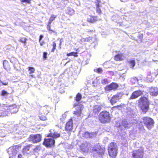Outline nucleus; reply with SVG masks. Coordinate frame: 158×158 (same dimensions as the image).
<instances>
[{"instance_id": "4c0bfd02", "label": "nucleus", "mask_w": 158, "mask_h": 158, "mask_svg": "<svg viewBox=\"0 0 158 158\" xmlns=\"http://www.w3.org/2000/svg\"><path fill=\"white\" fill-rule=\"evenodd\" d=\"M56 18V16H55L53 15H51V17H50L49 20H50L51 21H52V22L54 20L55 18Z\"/></svg>"}, {"instance_id": "473e14b6", "label": "nucleus", "mask_w": 158, "mask_h": 158, "mask_svg": "<svg viewBox=\"0 0 158 158\" xmlns=\"http://www.w3.org/2000/svg\"><path fill=\"white\" fill-rule=\"evenodd\" d=\"M27 40V39L25 38H21L20 39V41L22 43H23L25 44L26 43V40Z\"/></svg>"}, {"instance_id": "09e8293b", "label": "nucleus", "mask_w": 158, "mask_h": 158, "mask_svg": "<svg viewBox=\"0 0 158 158\" xmlns=\"http://www.w3.org/2000/svg\"><path fill=\"white\" fill-rule=\"evenodd\" d=\"M63 39L62 38L60 40V46L61 45V43L63 42Z\"/></svg>"}, {"instance_id": "6e6552de", "label": "nucleus", "mask_w": 158, "mask_h": 158, "mask_svg": "<svg viewBox=\"0 0 158 158\" xmlns=\"http://www.w3.org/2000/svg\"><path fill=\"white\" fill-rule=\"evenodd\" d=\"M132 123L127 119L123 120L121 123H119L118 124V123H117V127H120L122 125L125 128L127 129L130 128L132 126Z\"/></svg>"}, {"instance_id": "2f4dec72", "label": "nucleus", "mask_w": 158, "mask_h": 158, "mask_svg": "<svg viewBox=\"0 0 158 158\" xmlns=\"http://www.w3.org/2000/svg\"><path fill=\"white\" fill-rule=\"evenodd\" d=\"M131 81L132 83H135L138 82V80L136 77H134L131 79Z\"/></svg>"}, {"instance_id": "f3484780", "label": "nucleus", "mask_w": 158, "mask_h": 158, "mask_svg": "<svg viewBox=\"0 0 158 158\" xmlns=\"http://www.w3.org/2000/svg\"><path fill=\"white\" fill-rule=\"evenodd\" d=\"M9 109L10 110V113L13 114L16 113L18 111V108L15 104L10 106L9 107Z\"/></svg>"}, {"instance_id": "603ef678", "label": "nucleus", "mask_w": 158, "mask_h": 158, "mask_svg": "<svg viewBox=\"0 0 158 158\" xmlns=\"http://www.w3.org/2000/svg\"><path fill=\"white\" fill-rule=\"evenodd\" d=\"M52 21H51L50 20H49V22H48V24L51 25V23H52Z\"/></svg>"}, {"instance_id": "864d4df0", "label": "nucleus", "mask_w": 158, "mask_h": 158, "mask_svg": "<svg viewBox=\"0 0 158 158\" xmlns=\"http://www.w3.org/2000/svg\"><path fill=\"white\" fill-rule=\"evenodd\" d=\"M89 38V42H91V41H90V40H92V38L91 37H89L88 38Z\"/></svg>"}, {"instance_id": "9d476101", "label": "nucleus", "mask_w": 158, "mask_h": 158, "mask_svg": "<svg viewBox=\"0 0 158 158\" xmlns=\"http://www.w3.org/2000/svg\"><path fill=\"white\" fill-rule=\"evenodd\" d=\"M143 152L142 149L134 151L133 152L132 156L134 158H143Z\"/></svg>"}, {"instance_id": "de8ad7c7", "label": "nucleus", "mask_w": 158, "mask_h": 158, "mask_svg": "<svg viewBox=\"0 0 158 158\" xmlns=\"http://www.w3.org/2000/svg\"><path fill=\"white\" fill-rule=\"evenodd\" d=\"M43 35H40L39 40V41L40 43V41H41V40H42V39L43 38Z\"/></svg>"}, {"instance_id": "39448f33", "label": "nucleus", "mask_w": 158, "mask_h": 158, "mask_svg": "<svg viewBox=\"0 0 158 158\" xmlns=\"http://www.w3.org/2000/svg\"><path fill=\"white\" fill-rule=\"evenodd\" d=\"M92 150L94 156H98L102 158H104L105 151L104 148H101L99 145L97 144L93 147Z\"/></svg>"}, {"instance_id": "a878e982", "label": "nucleus", "mask_w": 158, "mask_h": 158, "mask_svg": "<svg viewBox=\"0 0 158 158\" xmlns=\"http://www.w3.org/2000/svg\"><path fill=\"white\" fill-rule=\"evenodd\" d=\"M77 52H72L70 53H68L67 54V55L68 56H73L75 57H77L78 56V55H77Z\"/></svg>"}, {"instance_id": "6ab92c4d", "label": "nucleus", "mask_w": 158, "mask_h": 158, "mask_svg": "<svg viewBox=\"0 0 158 158\" xmlns=\"http://www.w3.org/2000/svg\"><path fill=\"white\" fill-rule=\"evenodd\" d=\"M33 145H28L27 146L25 147L23 150V153L25 154H28L30 152V149L31 147H32V146Z\"/></svg>"}, {"instance_id": "72a5a7b5", "label": "nucleus", "mask_w": 158, "mask_h": 158, "mask_svg": "<svg viewBox=\"0 0 158 158\" xmlns=\"http://www.w3.org/2000/svg\"><path fill=\"white\" fill-rule=\"evenodd\" d=\"M8 94V93L7 91H5V90H3L2 91L1 95L2 96H5L7 95Z\"/></svg>"}, {"instance_id": "58836bf2", "label": "nucleus", "mask_w": 158, "mask_h": 158, "mask_svg": "<svg viewBox=\"0 0 158 158\" xmlns=\"http://www.w3.org/2000/svg\"><path fill=\"white\" fill-rule=\"evenodd\" d=\"M56 43H55L54 42H53V48L52 49V50L51 51L52 52H54L55 49L56 48Z\"/></svg>"}, {"instance_id": "cd10ccee", "label": "nucleus", "mask_w": 158, "mask_h": 158, "mask_svg": "<svg viewBox=\"0 0 158 158\" xmlns=\"http://www.w3.org/2000/svg\"><path fill=\"white\" fill-rule=\"evenodd\" d=\"M81 98V95L80 93H78L76 96V100L77 101H79Z\"/></svg>"}, {"instance_id": "5701e85b", "label": "nucleus", "mask_w": 158, "mask_h": 158, "mask_svg": "<svg viewBox=\"0 0 158 158\" xmlns=\"http://www.w3.org/2000/svg\"><path fill=\"white\" fill-rule=\"evenodd\" d=\"M74 10L73 9L69 7L67 8V13L70 15H72L74 14Z\"/></svg>"}, {"instance_id": "c03bdc74", "label": "nucleus", "mask_w": 158, "mask_h": 158, "mask_svg": "<svg viewBox=\"0 0 158 158\" xmlns=\"http://www.w3.org/2000/svg\"><path fill=\"white\" fill-rule=\"evenodd\" d=\"M123 105H124L123 104H121L120 105H118L117 106L114 107H115V108H116V107L118 108V109L119 110H120V109L122 108L123 106Z\"/></svg>"}, {"instance_id": "f257e3e1", "label": "nucleus", "mask_w": 158, "mask_h": 158, "mask_svg": "<svg viewBox=\"0 0 158 158\" xmlns=\"http://www.w3.org/2000/svg\"><path fill=\"white\" fill-rule=\"evenodd\" d=\"M50 131L51 132L48 136L51 137L52 138L45 139L44 142V144L47 147H51L53 146L55 142L54 139L57 138L60 136L59 134L55 132L54 133L51 132V130Z\"/></svg>"}, {"instance_id": "49530a36", "label": "nucleus", "mask_w": 158, "mask_h": 158, "mask_svg": "<svg viewBox=\"0 0 158 158\" xmlns=\"http://www.w3.org/2000/svg\"><path fill=\"white\" fill-rule=\"evenodd\" d=\"M47 56V53L46 52H44L43 53V57L45 59H46Z\"/></svg>"}, {"instance_id": "2eb2a0df", "label": "nucleus", "mask_w": 158, "mask_h": 158, "mask_svg": "<svg viewBox=\"0 0 158 158\" xmlns=\"http://www.w3.org/2000/svg\"><path fill=\"white\" fill-rule=\"evenodd\" d=\"M73 127V120L72 118L70 119L66 124L65 129L67 131H70L72 130Z\"/></svg>"}, {"instance_id": "4d7b16f0", "label": "nucleus", "mask_w": 158, "mask_h": 158, "mask_svg": "<svg viewBox=\"0 0 158 158\" xmlns=\"http://www.w3.org/2000/svg\"><path fill=\"white\" fill-rule=\"evenodd\" d=\"M2 83H1V82H0V86L1 87V86L2 85Z\"/></svg>"}, {"instance_id": "37998d69", "label": "nucleus", "mask_w": 158, "mask_h": 158, "mask_svg": "<svg viewBox=\"0 0 158 158\" xmlns=\"http://www.w3.org/2000/svg\"><path fill=\"white\" fill-rule=\"evenodd\" d=\"M96 71L98 73H101L102 71V69L99 68L96 69Z\"/></svg>"}, {"instance_id": "f8f14e48", "label": "nucleus", "mask_w": 158, "mask_h": 158, "mask_svg": "<svg viewBox=\"0 0 158 158\" xmlns=\"http://www.w3.org/2000/svg\"><path fill=\"white\" fill-rule=\"evenodd\" d=\"M90 147V143L86 142L81 144L80 146V148L82 152H87L89 151Z\"/></svg>"}, {"instance_id": "79ce46f5", "label": "nucleus", "mask_w": 158, "mask_h": 158, "mask_svg": "<svg viewBox=\"0 0 158 158\" xmlns=\"http://www.w3.org/2000/svg\"><path fill=\"white\" fill-rule=\"evenodd\" d=\"M47 29L49 31H52L53 32H54L53 30H52L51 29V25L48 24L47 25Z\"/></svg>"}, {"instance_id": "13d9d810", "label": "nucleus", "mask_w": 158, "mask_h": 158, "mask_svg": "<svg viewBox=\"0 0 158 158\" xmlns=\"http://www.w3.org/2000/svg\"><path fill=\"white\" fill-rule=\"evenodd\" d=\"M40 45L41 46H42L43 45L42 44V43H41L40 42Z\"/></svg>"}, {"instance_id": "bf43d9fd", "label": "nucleus", "mask_w": 158, "mask_h": 158, "mask_svg": "<svg viewBox=\"0 0 158 158\" xmlns=\"http://www.w3.org/2000/svg\"><path fill=\"white\" fill-rule=\"evenodd\" d=\"M31 76L32 77H34L33 75H31Z\"/></svg>"}, {"instance_id": "c9c22d12", "label": "nucleus", "mask_w": 158, "mask_h": 158, "mask_svg": "<svg viewBox=\"0 0 158 158\" xmlns=\"http://www.w3.org/2000/svg\"><path fill=\"white\" fill-rule=\"evenodd\" d=\"M96 132H92L90 133V137L89 138H93L96 135Z\"/></svg>"}, {"instance_id": "b1692460", "label": "nucleus", "mask_w": 158, "mask_h": 158, "mask_svg": "<svg viewBox=\"0 0 158 158\" xmlns=\"http://www.w3.org/2000/svg\"><path fill=\"white\" fill-rule=\"evenodd\" d=\"M130 67L133 68L135 65V60H131L128 61Z\"/></svg>"}, {"instance_id": "423d86ee", "label": "nucleus", "mask_w": 158, "mask_h": 158, "mask_svg": "<svg viewBox=\"0 0 158 158\" xmlns=\"http://www.w3.org/2000/svg\"><path fill=\"white\" fill-rule=\"evenodd\" d=\"M41 140V135L40 134L30 135L28 138L29 141H31L33 143H37Z\"/></svg>"}, {"instance_id": "aec40b11", "label": "nucleus", "mask_w": 158, "mask_h": 158, "mask_svg": "<svg viewBox=\"0 0 158 158\" xmlns=\"http://www.w3.org/2000/svg\"><path fill=\"white\" fill-rule=\"evenodd\" d=\"M150 92V94L152 95L156 96L158 95V89L157 88H152Z\"/></svg>"}, {"instance_id": "4be33fe9", "label": "nucleus", "mask_w": 158, "mask_h": 158, "mask_svg": "<svg viewBox=\"0 0 158 158\" xmlns=\"http://www.w3.org/2000/svg\"><path fill=\"white\" fill-rule=\"evenodd\" d=\"M123 55L122 54H118L116 55L114 58V60L116 61L121 60L123 58Z\"/></svg>"}, {"instance_id": "4468645a", "label": "nucleus", "mask_w": 158, "mask_h": 158, "mask_svg": "<svg viewBox=\"0 0 158 158\" xmlns=\"http://www.w3.org/2000/svg\"><path fill=\"white\" fill-rule=\"evenodd\" d=\"M17 146H16L12 148H10L8 149V152L10 155L15 156L16 155L18 151L16 149H17Z\"/></svg>"}, {"instance_id": "393cba45", "label": "nucleus", "mask_w": 158, "mask_h": 158, "mask_svg": "<svg viewBox=\"0 0 158 158\" xmlns=\"http://www.w3.org/2000/svg\"><path fill=\"white\" fill-rule=\"evenodd\" d=\"M96 10L97 12L99 14H100L101 13V9L100 8V6L99 5V4L97 3L96 4Z\"/></svg>"}, {"instance_id": "f704fd0d", "label": "nucleus", "mask_w": 158, "mask_h": 158, "mask_svg": "<svg viewBox=\"0 0 158 158\" xmlns=\"http://www.w3.org/2000/svg\"><path fill=\"white\" fill-rule=\"evenodd\" d=\"M101 82L102 84H106L108 83V81L106 79H103L101 81Z\"/></svg>"}, {"instance_id": "412c9836", "label": "nucleus", "mask_w": 158, "mask_h": 158, "mask_svg": "<svg viewBox=\"0 0 158 158\" xmlns=\"http://www.w3.org/2000/svg\"><path fill=\"white\" fill-rule=\"evenodd\" d=\"M97 20V17L95 16H89L87 19V21L88 22L90 23H94Z\"/></svg>"}, {"instance_id": "3c124183", "label": "nucleus", "mask_w": 158, "mask_h": 158, "mask_svg": "<svg viewBox=\"0 0 158 158\" xmlns=\"http://www.w3.org/2000/svg\"><path fill=\"white\" fill-rule=\"evenodd\" d=\"M143 35L142 34H140L139 35V37L141 39L143 37Z\"/></svg>"}, {"instance_id": "a19ab883", "label": "nucleus", "mask_w": 158, "mask_h": 158, "mask_svg": "<svg viewBox=\"0 0 158 158\" xmlns=\"http://www.w3.org/2000/svg\"><path fill=\"white\" fill-rule=\"evenodd\" d=\"M81 40L82 42H89V38H87L82 39Z\"/></svg>"}, {"instance_id": "c756f323", "label": "nucleus", "mask_w": 158, "mask_h": 158, "mask_svg": "<svg viewBox=\"0 0 158 158\" xmlns=\"http://www.w3.org/2000/svg\"><path fill=\"white\" fill-rule=\"evenodd\" d=\"M29 70L30 71L29 73L31 74L32 73H34L35 71V69L33 67H29Z\"/></svg>"}, {"instance_id": "8fccbe9b", "label": "nucleus", "mask_w": 158, "mask_h": 158, "mask_svg": "<svg viewBox=\"0 0 158 158\" xmlns=\"http://www.w3.org/2000/svg\"><path fill=\"white\" fill-rule=\"evenodd\" d=\"M18 158H23L22 157V155L21 154H19L18 155Z\"/></svg>"}, {"instance_id": "5fc2aeb1", "label": "nucleus", "mask_w": 158, "mask_h": 158, "mask_svg": "<svg viewBox=\"0 0 158 158\" xmlns=\"http://www.w3.org/2000/svg\"><path fill=\"white\" fill-rule=\"evenodd\" d=\"M131 6H132V8H133V9H134L135 8V6L133 5H131Z\"/></svg>"}, {"instance_id": "ddd939ff", "label": "nucleus", "mask_w": 158, "mask_h": 158, "mask_svg": "<svg viewBox=\"0 0 158 158\" xmlns=\"http://www.w3.org/2000/svg\"><path fill=\"white\" fill-rule=\"evenodd\" d=\"M143 91L139 90L134 92L131 95L130 98L131 99H134L137 98L143 94Z\"/></svg>"}, {"instance_id": "bb28decb", "label": "nucleus", "mask_w": 158, "mask_h": 158, "mask_svg": "<svg viewBox=\"0 0 158 158\" xmlns=\"http://www.w3.org/2000/svg\"><path fill=\"white\" fill-rule=\"evenodd\" d=\"M147 80L148 82H152V77L150 74L148 75L147 77Z\"/></svg>"}, {"instance_id": "7ed1b4c3", "label": "nucleus", "mask_w": 158, "mask_h": 158, "mask_svg": "<svg viewBox=\"0 0 158 158\" xmlns=\"http://www.w3.org/2000/svg\"><path fill=\"white\" fill-rule=\"evenodd\" d=\"M111 117L109 113L107 111H102L100 113L99 116V119L103 123L110 122Z\"/></svg>"}, {"instance_id": "f03ea898", "label": "nucleus", "mask_w": 158, "mask_h": 158, "mask_svg": "<svg viewBox=\"0 0 158 158\" xmlns=\"http://www.w3.org/2000/svg\"><path fill=\"white\" fill-rule=\"evenodd\" d=\"M118 146L114 142L111 143L108 146V151L109 156L111 158H114L118 152Z\"/></svg>"}, {"instance_id": "dca6fc26", "label": "nucleus", "mask_w": 158, "mask_h": 158, "mask_svg": "<svg viewBox=\"0 0 158 158\" xmlns=\"http://www.w3.org/2000/svg\"><path fill=\"white\" fill-rule=\"evenodd\" d=\"M83 108V106L80 104L78 105L76 108V111H74L73 114L79 116L81 113V110Z\"/></svg>"}, {"instance_id": "0eeeda50", "label": "nucleus", "mask_w": 158, "mask_h": 158, "mask_svg": "<svg viewBox=\"0 0 158 158\" xmlns=\"http://www.w3.org/2000/svg\"><path fill=\"white\" fill-rule=\"evenodd\" d=\"M143 121L144 123L149 129H151L153 127L154 122L151 118L145 117L143 118Z\"/></svg>"}, {"instance_id": "7c9ffc66", "label": "nucleus", "mask_w": 158, "mask_h": 158, "mask_svg": "<svg viewBox=\"0 0 158 158\" xmlns=\"http://www.w3.org/2000/svg\"><path fill=\"white\" fill-rule=\"evenodd\" d=\"M3 66L5 69H7V65H8L7 61L6 60H4L3 62Z\"/></svg>"}, {"instance_id": "ea45409f", "label": "nucleus", "mask_w": 158, "mask_h": 158, "mask_svg": "<svg viewBox=\"0 0 158 158\" xmlns=\"http://www.w3.org/2000/svg\"><path fill=\"white\" fill-rule=\"evenodd\" d=\"M21 2L23 3L25 2L26 3L30 4L31 3V1L30 0H21Z\"/></svg>"}, {"instance_id": "1a4fd4ad", "label": "nucleus", "mask_w": 158, "mask_h": 158, "mask_svg": "<svg viewBox=\"0 0 158 158\" xmlns=\"http://www.w3.org/2000/svg\"><path fill=\"white\" fill-rule=\"evenodd\" d=\"M123 94V93L119 92L114 95L110 100V103L112 104H113L117 102L119 99H120Z\"/></svg>"}, {"instance_id": "e433bc0d", "label": "nucleus", "mask_w": 158, "mask_h": 158, "mask_svg": "<svg viewBox=\"0 0 158 158\" xmlns=\"http://www.w3.org/2000/svg\"><path fill=\"white\" fill-rule=\"evenodd\" d=\"M84 136L86 138H89L90 137V133L88 132H85L84 134Z\"/></svg>"}, {"instance_id": "6e6d98bb", "label": "nucleus", "mask_w": 158, "mask_h": 158, "mask_svg": "<svg viewBox=\"0 0 158 158\" xmlns=\"http://www.w3.org/2000/svg\"><path fill=\"white\" fill-rule=\"evenodd\" d=\"M97 1L98 2H101V0H97Z\"/></svg>"}, {"instance_id": "9b49d317", "label": "nucleus", "mask_w": 158, "mask_h": 158, "mask_svg": "<svg viewBox=\"0 0 158 158\" xmlns=\"http://www.w3.org/2000/svg\"><path fill=\"white\" fill-rule=\"evenodd\" d=\"M118 85L116 83H112L109 85L106 86L105 88L106 91H110L112 90H115L118 87Z\"/></svg>"}, {"instance_id": "052dcab7", "label": "nucleus", "mask_w": 158, "mask_h": 158, "mask_svg": "<svg viewBox=\"0 0 158 158\" xmlns=\"http://www.w3.org/2000/svg\"><path fill=\"white\" fill-rule=\"evenodd\" d=\"M121 2H124V1H123V0H121Z\"/></svg>"}, {"instance_id": "20e7f679", "label": "nucleus", "mask_w": 158, "mask_h": 158, "mask_svg": "<svg viewBox=\"0 0 158 158\" xmlns=\"http://www.w3.org/2000/svg\"><path fill=\"white\" fill-rule=\"evenodd\" d=\"M139 106L144 113H145L148 110L149 102L148 99L146 97L140 98L139 100Z\"/></svg>"}, {"instance_id": "a18cd8bd", "label": "nucleus", "mask_w": 158, "mask_h": 158, "mask_svg": "<svg viewBox=\"0 0 158 158\" xmlns=\"http://www.w3.org/2000/svg\"><path fill=\"white\" fill-rule=\"evenodd\" d=\"M40 119L42 120H45L46 119V118L44 116H41L40 117Z\"/></svg>"}, {"instance_id": "a211bd4d", "label": "nucleus", "mask_w": 158, "mask_h": 158, "mask_svg": "<svg viewBox=\"0 0 158 158\" xmlns=\"http://www.w3.org/2000/svg\"><path fill=\"white\" fill-rule=\"evenodd\" d=\"M102 108V106L99 105H96L94 106L93 109V112L94 115L97 114L100 111Z\"/></svg>"}, {"instance_id": "c85d7f7f", "label": "nucleus", "mask_w": 158, "mask_h": 158, "mask_svg": "<svg viewBox=\"0 0 158 158\" xmlns=\"http://www.w3.org/2000/svg\"><path fill=\"white\" fill-rule=\"evenodd\" d=\"M67 116V114L66 112L64 113L61 116V117L60 118V120L61 121H63L66 118Z\"/></svg>"}]
</instances>
